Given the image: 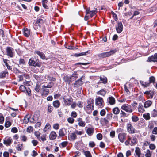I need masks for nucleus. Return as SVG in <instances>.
Returning <instances> with one entry per match:
<instances>
[{"instance_id": "f257e3e1", "label": "nucleus", "mask_w": 157, "mask_h": 157, "mask_svg": "<svg viewBox=\"0 0 157 157\" xmlns=\"http://www.w3.org/2000/svg\"><path fill=\"white\" fill-rule=\"evenodd\" d=\"M137 139L135 136H128L127 137V140L125 142V144L127 146L129 145L131 146H133L136 144Z\"/></svg>"}, {"instance_id": "f03ea898", "label": "nucleus", "mask_w": 157, "mask_h": 157, "mask_svg": "<svg viewBox=\"0 0 157 157\" xmlns=\"http://www.w3.org/2000/svg\"><path fill=\"white\" fill-rule=\"evenodd\" d=\"M116 52V50H111L109 52H103L98 55V57L100 58H104L109 57L111 55L114 54Z\"/></svg>"}, {"instance_id": "7ed1b4c3", "label": "nucleus", "mask_w": 157, "mask_h": 157, "mask_svg": "<svg viewBox=\"0 0 157 157\" xmlns=\"http://www.w3.org/2000/svg\"><path fill=\"white\" fill-rule=\"evenodd\" d=\"M63 100L65 104L68 105H70L73 101V99L71 97L68 95L64 96L63 97Z\"/></svg>"}, {"instance_id": "20e7f679", "label": "nucleus", "mask_w": 157, "mask_h": 157, "mask_svg": "<svg viewBox=\"0 0 157 157\" xmlns=\"http://www.w3.org/2000/svg\"><path fill=\"white\" fill-rule=\"evenodd\" d=\"M127 129L128 132L130 134H134L136 133V130L132 125L130 123L127 125Z\"/></svg>"}, {"instance_id": "39448f33", "label": "nucleus", "mask_w": 157, "mask_h": 157, "mask_svg": "<svg viewBox=\"0 0 157 157\" xmlns=\"http://www.w3.org/2000/svg\"><path fill=\"white\" fill-rule=\"evenodd\" d=\"M85 76H82L78 80L76 81L74 84V87H78L81 86L83 83V82L82 80L84 79Z\"/></svg>"}, {"instance_id": "423d86ee", "label": "nucleus", "mask_w": 157, "mask_h": 157, "mask_svg": "<svg viewBox=\"0 0 157 157\" xmlns=\"http://www.w3.org/2000/svg\"><path fill=\"white\" fill-rule=\"evenodd\" d=\"M121 108L127 112L131 113L132 112L131 105L128 104H124L121 106Z\"/></svg>"}, {"instance_id": "0eeeda50", "label": "nucleus", "mask_w": 157, "mask_h": 157, "mask_svg": "<svg viewBox=\"0 0 157 157\" xmlns=\"http://www.w3.org/2000/svg\"><path fill=\"white\" fill-rule=\"evenodd\" d=\"M7 55L10 57H13V49L10 47H7L6 49Z\"/></svg>"}, {"instance_id": "6e6552de", "label": "nucleus", "mask_w": 157, "mask_h": 157, "mask_svg": "<svg viewBox=\"0 0 157 157\" xmlns=\"http://www.w3.org/2000/svg\"><path fill=\"white\" fill-rule=\"evenodd\" d=\"M126 134L125 133L122 132L119 134L118 138L119 141L121 143L124 142L126 137Z\"/></svg>"}, {"instance_id": "1a4fd4ad", "label": "nucleus", "mask_w": 157, "mask_h": 157, "mask_svg": "<svg viewBox=\"0 0 157 157\" xmlns=\"http://www.w3.org/2000/svg\"><path fill=\"white\" fill-rule=\"evenodd\" d=\"M148 62H157V53H155L148 58Z\"/></svg>"}, {"instance_id": "9d476101", "label": "nucleus", "mask_w": 157, "mask_h": 157, "mask_svg": "<svg viewBox=\"0 0 157 157\" xmlns=\"http://www.w3.org/2000/svg\"><path fill=\"white\" fill-rule=\"evenodd\" d=\"M116 30L118 33H121L123 29V25L121 22H118L117 25L116 27Z\"/></svg>"}, {"instance_id": "9b49d317", "label": "nucleus", "mask_w": 157, "mask_h": 157, "mask_svg": "<svg viewBox=\"0 0 157 157\" xmlns=\"http://www.w3.org/2000/svg\"><path fill=\"white\" fill-rule=\"evenodd\" d=\"M96 104L98 106L101 107L103 106V100L100 97L97 98L95 99Z\"/></svg>"}, {"instance_id": "f8f14e48", "label": "nucleus", "mask_w": 157, "mask_h": 157, "mask_svg": "<svg viewBox=\"0 0 157 157\" xmlns=\"http://www.w3.org/2000/svg\"><path fill=\"white\" fill-rule=\"evenodd\" d=\"M40 89H35V90L36 91H39V90ZM42 90L41 91V95L42 96H46L48 94L49 92V90L48 89H41Z\"/></svg>"}, {"instance_id": "ddd939ff", "label": "nucleus", "mask_w": 157, "mask_h": 157, "mask_svg": "<svg viewBox=\"0 0 157 157\" xmlns=\"http://www.w3.org/2000/svg\"><path fill=\"white\" fill-rule=\"evenodd\" d=\"M107 101L108 103L111 105L115 104V99L114 97L112 96L109 97L107 99Z\"/></svg>"}, {"instance_id": "4468645a", "label": "nucleus", "mask_w": 157, "mask_h": 157, "mask_svg": "<svg viewBox=\"0 0 157 157\" xmlns=\"http://www.w3.org/2000/svg\"><path fill=\"white\" fill-rule=\"evenodd\" d=\"M12 142V139L10 137H7L5 138L4 140V144L6 146L10 145Z\"/></svg>"}, {"instance_id": "2eb2a0df", "label": "nucleus", "mask_w": 157, "mask_h": 157, "mask_svg": "<svg viewBox=\"0 0 157 157\" xmlns=\"http://www.w3.org/2000/svg\"><path fill=\"white\" fill-rule=\"evenodd\" d=\"M93 100L90 99L88 100L87 103L88 105H87V108L89 109H93V105L92 104Z\"/></svg>"}, {"instance_id": "dca6fc26", "label": "nucleus", "mask_w": 157, "mask_h": 157, "mask_svg": "<svg viewBox=\"0 0 157 157\" xmlns=\"http://www.w3.org/2000/svg\"><path fill=\"white\" fill-rule=\"evenodd\" d=\"M44 20L42 19H39L37 20L35 24L36 26L38 25L40 28L43 26L44 24Z\"/></svg>"}, {"instance_id": "f3484780", "label": "nucleus", "mask_w": 157, "mask_h": 157, "mask_svg": "<svg viewBox=\"0 0 157 157\" xmlns=\"http://www.w3.org/2000/svg\"><path fill=\"white\" fill-rule=\"evenodd\" d=\"M29 63L30 66H39V64L38 63H36L33 60L30 59L29 62Z\"/></svg>"}, {"instance_id": "a211bd4d", "label": "nucleus", "mask_w": 157, "mask_h": 157, "mask_svg": "<svg viewBox=\"0 0 157 157\" xmlns=\"http://www.w3.org/2000/svg\"><path fill=\"white\" fill-rule=\"evenodd\" d=\"M144 94L147 95L149 98H152L153 96L154 92L152 90L147 91L145 92Z\"/></svg>"}, {"instance_id": "6ab92c4d", "label": "nucleus", "mask_w": 157, "mask_h": 157, "mask_svg": "<svg viewBox=\"0 0 157 157\" xmlns=\"http://www.w3.org/2000/svg\"><path fill=\"white\" fill-rule=\"evenodd\" d=\"M155 78L154 77L151 76L149 78V82L150 83H153L155 87L157 88V82H155Z\"/></svg>"}, {"instance_id": "aec40b11", "label": "nucleus", "mask_w": 157, "mask_h": 157, "mask_svg": "<svg viewBox=\"0 0 157 157\" xmlns=\"http://www.w3.org/2000/svg\"><path fill=\"white\" fill-rule=\"evenodd\" d=\"M78 122V125L82 127H84L86 125V123L84 121H82V119L81 118H78L77 120Z\"/></svg>"}, {"instance_id": "412c9836", "label": "nucleus", "mask_w": 157, "mask_h": 157, "mask_svg": "<svg viewBox=\"0 0 157 157\" xmlns=\"http://www.w3.org/2000/svg\"><path fill=\"white\" fill-rule=\"evenodd\" d=\"M57 135L55 132L52 131L49 135V138L51 140H54L56 138Z\"/></svg>"}, {"instance_id": "4be33fe9", "label": "nucleus", "mask_w": 157, "mask_h": 157, "mask_svg": "<svg viewBox=\"0 0 157 157\" xmlns=\"http://www.w3.org/2000/svg\"><path fill=\"white\" fill-rule=\"evenodd\" d=\"M24 35L26 37H29L30 35V31L27 28H24L23 31Z\"/></svg>"}, {"instance_id": "5701e85b", "label": "nucleus", "mask_w": 157, "mask_h": 157, "mask_svg": "<svg viewBox=\"0 0 157 157\" xmlns=\"http://www.w3.org/2000/svg\"><path fill=\"white\" fill-rule=\"evenodd\" d=\"M43 7L45 9L48 8V2L47 0H42V1Z\"/></svg>"}, {"instance_id": "b1692460", "label": "nucleus", "mask_w": 157, "mask_h": 157, "mask_svg": "<svg viewBox=\"0 0 157 157\" xmlns=\"http://www.w3.org/2000/svg\"><path fill=\"white\" fill-rule=\"evenodd\" d=\"M35 52L39 55L41 59H45V55L43 52L38 51H35Z\"/></svg>"}, {"instance_id": "393cba45", "label": "nucleus", "mask_w": 157, "mask_h": 157, "mask_svg": "<svg viewBox=\"0 0 157 157\" xmlns=\"http://www.w3.org/2000/svg\"><path fill=\"white\" fill-rule=\"evenodd\" d=\"M94 128H89L86 130V133L89 136L91 135L93 133Z\"/></svg>"}, {"instance_id": "a878e982", "label": "nucleus", "mask_w": 157, "mask_h": 157, "mask_svg": "<svg viewBox=\"0 0 157 157\" xmlns=\"http://www.w3.org/2000/svg\"><path fill=\"white\" fill-rule=\"evenodd\" d=\"M100 80L102 83L104 84L106 83L107 82V78L104 76L102 75L100 77Z\"/></svg>"}, {"instance_id": "bb28decb", "label": "nucleus", "mask_w": 157, "mask_h": 157, "mask_svg": "<svg viewBox=\"0 0 157 157\" xmlns=\"http://www.w3.org/2000/svg\"><path fill=\"white\" fill-rule=\"evenodd\" d=\"M140 83L142 86L144 88L150 85V82H145L142 81H140Z\"/></svg>"}, {"instance_id": "cd10ccee", "label": "nucleus", "mask_w": 157, "mask_h": 157, "mask_svg": "<svg viewBox=\"0 0 157 157\" xmlns=\"http://www.w3.org/2000/svg\"><path fill=\"white\" fill-rule=\"evenodd\" d=\"M31 117V115L29 114H27L25 117L24 119V122L26 124H27L29 121V119Z\"/></svg>"}, {"instance_id": "c85d7f7f", "label": "nucleus", "mask_w": 157, "mask_h": 157, "mask_svg": "<svg viewBox=\"0 0 157 157\" xmlns=\"http://www.w3.org/2000/svg\"><path fill=\"white\" fill-rule=\"evenodd\" d=\"M152 104V102L151 101H146L144 104V107L145 108H147L150 107Z\"/></svg>"}, {"instance_id": "c756f323", "label": "nucleus", "mask_w": 157, "mask_h": 157, "mask_svg": "<svg viewBox=\"0 0 157 157\" xmlns=\"http://www.w3.org/2000/svg\"><path fill=\"white\" fill-rule=\"evenodd\" d=\"M106 93V91L104 89L101 90L99 91L98 92L97 94L103 96H104Z\"/></svg>"}, {"instance_id": "7c9ffc66", "label": "nucleus", "mask_w": 157, "mask_h": 157, "mask_svg": "<svg viewBox=\"0 0 157 157\" xmlns=\"http://www.w3.org/2000/svg\"><path fill=\"white\" fill-rule=\"evenodd\" d=\"M64 80L66 82L68 83L69 84H70L71 83L72 81V79H71V77H64Z\"/></svg>"}, {"instance_id": "2f4dec72", "label": "nucleus", "mask_w": 157, "mask_h": 157, "mask_svg": "<svg viewBox=\"0 0 157 157\" xmlns=\"http://www.w3.org/2000/svg\"><path fill=\"white\" fill-rule=\"evenodd\" d=\"M138 108V111L140 113H143L144 111L142 105L140 103H139Z\"/></svg>"}, {"instance_id": "473e14b6", "label": "nucleus", "mask_w": 157, "mask_h": 157, "mask_svg": "<svg viewBox=\"0 0 157 157\" xmlns=\"http://www.w3.org/2000/svg\"><path fill=\"white\" fill-rule=\"evenodd\" d=\"M51 126L49 123H47L44 128L43 131L44 132H46L48 130L50 129Z\"/></svg>"}, {"instance_id": "72a5a7b5", "label": "nucleus", "mask_w": 157, "mask_h": 157, "mask_svg": "<svg viewBox=\"0 0 157 157\" xmlns=\"http://www.w3.org/2000/svg\"><path fill=\"white\" fill-rule=\"evenodd\" d=\"M135 152L138 157H140L141 151L139 147H137L136 148Z\"/></svg>"}, {"instance_id": "f704fd0d", "label": "nucleus", "mask_w": 157, "mask_h": 157, "mask_svg": "<svg viewBox=\"0 0 157 157\" xmlns=\"http://www.w3.org/2000/svg\"><path fill=\"white\" fill-rule=\"evenodd\" d=\"M53 106L56 108H58L60 105V103L58 100H56L54 101L53 103Z\"/></svg>"}, {"instance_id": "c9c22d12", "label": "nucleus", "mask_w": 157, "mask_h": 157, "mask_svg": "<svg viewBox=\"0 0 157 157\" xmlns=\"http://www.w3.org/2000/svg\"><path fill=\"white\" fill-rule=\"evenodd\" d=\"M143 117L146 120H150V114L148 113H145L143 114Z\"/></svg>"}, {"instance_id": "e433bc0d", "label": "nucleus", "mask_w": 157, "mask_h": 157, "mask_svg": "<svg viewBox=\"0 0 157 157\" xmlns=\"http://www.w3.org/2000/svg\"><path fill=\"white\" fill-rule=\"evenodd\" d=\"M113 113L115 114H118L120 113V109L117 107H115L112 110Z\"/></svg>"}, {"instance_id": "4c0bfd02", "label": "nucleus", "mask_w": 157, "mask_h": 157, "mask_svg": "<svg viewBox=\"0 0 157 157\" xmlns=\"http://www.w3.org/2000/svg\"><path fill=\"white\" fill-rule=\"evenodd\" d=\"M54 85V83L52 82H49L48 85H45V84L43 85L42 87L44 88H50L52 87Z\"/></svg>"}, {"instance_id": "58836bf2", "label": "nucleus", "mask_w": 157, "mask_h": 157, "mask_svg": "<svg viewBox=\"0 0 157 157\" xmlns=\"http://www.w3.org/2000/svg\"><path fill=\"white\" fill-rule=\"evenodd\" d=\"M71 77L72 81L75 80L78 78L77 72L75 71Z\"/></svg>"}, {"instance_id": "ea45409f", "label": "nucleus", "mask_w": 157, "mask_h": 157, "mask_svg": "<svg viewBox=\"0 0 157 157\" xmlns=\"http://www.w3.org/2000/svg\"><path fill=\"white\" fill-rule=\"evenodd\" d=\"M88 53V52H83L79 53H75L74 54V56L77 57L83 56L86 55V54Z\"/></svg>"}, {"instance_id": "a19ab883", "label": "nucleus", "mask_w": 157, "mask_h": 157, "mask_svg": "<svg viewBox=\"0 0 157 157\" xmlns=\"http://www.w3.org/2000/svg\"><path fill=\"white\" fill-rule=\"evenodd\" d=\"M71 140H74L77 138V136L75 133H71L70 136Z\"/></svg>"}, {"instance_id": "79ce46f5", "label": "nucleus", "mask_w": 157, "mask_h": 157, "mask_svg": "<svg viewBox=\"0 0 157 157\" xmlns=\"http://www.w3.org/2000/svg\"><path fill=\"white\" fill-rule=\"evenodd\" d=\"M67 141H64L60 143L59 146L61 148H63L65 147L68 144Z\"/></svg>"}, {"instance_id": "37998d69", "label": "nucleus", "mask_w": 157, "mask_h": 157, "mask_svg": "<svg viewBox=\"0 0 157 157\" xmlns=\"http://www.w3.org/2000/svg\"><path fill=\"white\" fill-rule=\"evenodd\" d=\"M21 91L25 93H27L28 95H31V91L30 89H21Z\"/></svg>"}, {"instance_id": "c03bdc74", "label": "nucleus", "mask_w": 157, "mask_h": 157, "mask_svg": "<svg viewBox=\"0 0 157 157\" xmlns=\"http://www.w3.org/2000/svg\"><path fill=\"white\" fill-rule=\"evenodd\" d=\"M97 10V9L96 8L95 9V10L90 11V12L89 14H90V17H92L93 16L96 14Z\"/></svg>"}, {"instance_id": "a18cd8bd", "label": "nucleus", "mask_w": 157, "mask_h": 157, "mask_svg": "<svg viewBox=\"0 0 157 157\" xmlns=\"http://www.w3.org/2000/svg\"><path fill=\"white\" fill-rule=\"evenodd\" d=\"M83 152L86 157H92L90 151H84Z\"/></svg>"}, {"instance_id": "49530a36", "label": "nucleus", "mask_w": 157, "mask_h": 157, "mask_svg": "<svg viewBox=\"0 0 157 157\" xmlns=\"http://www.w3.org/2000/svg\"><path fill=\"white\" fill-rule=\"evenodd\" d=\"M59 133L60 136H62L65 135L64 130L63 129H60L59 130Z\"/></svg>"}, {"instance_id": "de8ad7c7", "label": "nucleus", "mask_w": 157, "mask_h": 157, "mask_svg": "<svg viewBox=\"0 0 157 157\" xmlns=\"http://www.w3.org/2000/svg\"><path fill=\"white\" fill-rule=\"evenodd\" d=\"M151 116L153 117H155L157 116V111L156 110L154 109L151 112Z\"/></svg>"}, {"instance_id": "09e8293b", "label": "nucleus", "mask_w": 157, "mask_h": 157, "mask_svg": "<svg viewBox=\"0 0 157 157\" xmlns=\"http://www.w3.org/2000/svg\"><path fill=\"white\" fill-rule=\"evenodd\" d=\"M34 135L37 137V138L39 140H40V133L39 131H36L35 132Z\"/></svg>"}, {"instance_id": "8fccbe9b", "label": "nucleus", "mask_w": 157, "mask_h": 157, "mask_svg": "<svg viewBox=\"0 0 157 157\" xmlns=\"http://www.w3.org/2000/svg\"><path fill=\"white\" fill-rule=\"evenodd\" d=\"M46 135L45 134H44L42 135L41 136V137H40V141L41 140L43 142L44 141L46 140Z\"/></svg>"}, {"instance_id": "3c124183", "label": "nucleus", "mask_w": 157, "mask_h": 157, "mask_svg": "<svg viewBox=\"0 0 157 157\" xmlns=\"http://www.w3.org/2000/svg\"><path fill=\"white\" fill-rule=\"evenodd\" d=\"M112 115L113 114L111 113L107 114L106 117L107 119L109 120V121H110L112 119Z\"/></svg>"}, {"instance_id": "603ef678", "label": "nucleus", "mask_w": 157, "mask_h": 157, "mask_svg": "<svg viewBox=\"0 0 157 157\" xmlns=\"http://www.w3.org/2000/svg\"><path fill=\"white\" fill-rule=\"evenodd\" d=\"M132 119L133 121L136 122L139 120V118L136 116H132Z\"/></svg>"}, {"instance_id": "864d4df0", "label": "nucleus", "mask_w": 157, "mask_h": 157, "mask_svg": "<svg viewBox=\"0 0 157 157\" xmlns=\"http://www.w3.org/2000/svg\"><path fill=\"white\" fill-rule=\"evenodd\" d=\"M11 125V123L9 121H6L5 124V126L6 128H8Z\"/></svg>"}, {"instance_id": "5fc2aeb1", "label": "nucleus", "mask_w": 157, "mask_h": 157, "mask_svg": "<svg viewBox=\"0 0 157 157\" xmlns=\"http://www.w3.org/2000/svg\"><path fill=\"white\" fill-rule=\"evenodd\" d=\"M96 137L97 139L99 140H100L102 138V135L101 133H98L96 135Z\"/></svg>"}, {"instance_id": "6e6d98bb", "label": "nucleus", "mask_w": 157, "mask_h": 157, "mask_svg": "<svg viewBox=\"0 0 157 157\" xmlns=\"http://www.w3.org/2000/svg\"><path fill=\"white\" fill-rule=\"evenodd\" d=\"M106 114L105 110L104 109L101 110L100 112V114L101 116H104Z\"/></svg>"}, {"instance_id": "4d7b16f0", "label": "nucleus", "mask_w": 157, "mask_h": 157, "mask_svg": "<svg viewBox=\"0 0 157 157\" xmlns=\"http://www.w3.org/2000/svg\"><path fill=\"white\" fill-rule=\"evenodd\" d=\"M145 155L146 157H151L150 151L149 150H147L146 154H145Z\"/></svg>"}, {"instance_id": "13d9d810", "label": "nucleus", "mask_w": 157, "mask_h": 157, "mask_svg": "<svg viewBox=\"0 0 157 157\" xmlns=\"http://www.w3.org/2000/svg\"><path fill=\"white\" fill-rule=\"evenodd\" d=\"M22 147V144H18L16 147L17 150L18 151H21Z\"/></svg>"}, {"instance_id": "bf43d9fd", "label": "nucleus", "mask_w": 157, "mask_h": 157, "mask_svg": "<svg viewBox=\"0 0 157 157\" xmlns=\"http://www.w3.org/2000/svg\"><path fill=\"white\" fill-rule=\"evenodd\" d=\"M67 121L69 123L72 124L74 121V119L72 117H69L67 119Z\"/></svg>"}, {"instance_id": "052dcab7", "label": "nucleus", "mask_w": 157, "mask_h": 157, "mask_svg": "<svg viewBox=\"0 0 157 157\" xmlns=\"http://www.w3.org/2000/svg\"><path fill=\"white\" fill-rule=\"evenodd\" d=\"M7 72H4L1 74L0 75V78H4L6 77V74H8Z\"/></svg>"}, {"instance_id": "680f3d73", "label": "nucleus", "mask_w": 157, "mask_h": 157, "mask_svg": "<svg viewBox=\"0 0 157 157\" xmlns=\"http://www.w3.org/2000/svg\"><path fill=\"white\" fill-rule=\"evenodd\" d=\"M77 114L75 112L73 111L71 113V116L74 118H75L77 116Z\"/></svg>"}, {"instance_id": "e2e57ef3", "label": "nucleus", "mask_w": 157, "mask_h": 157, "mask_svg": "<svg viewBox=\"0 0 157 157\" xmlns=\"http://www.w3.org/2000/svg\"><path fill=\"white\" fill-rule=\"evenodd\" d=\"M102 121L105 124H108L109 122V120L107 119L106 117H105L102 119Z\"/></svg>"}, {"instance_id": "0e129e2a", "label": "nucleus", "mask_w": 157, "mask_h": 157, "mask_svg": "<svg viewBox=\"0 0 157 157\" xmlns=\"http://www.w3.org/2000/svg\"><path fill=\"white\" fill-rule=\"evenodd\" d=\"M11 131L12 132L16 133L17 132L18 130L16 127H13L11 129Z\"/></svg>"}, {"instance_id": "69168bd1", "label": "nucleus", "mask_w": 157, "mask_h": 157, "mask_svg": "<svg viewBox=\"0 0 157 157\" xmlns=\"http://www.w3.org/2000/svg\"><path fill=\"white\" fill-rule=\"evenodd\" d=\"M53 128L54 129L56 130H57L59 129V124H54L53 125Z\"/></svg>"}, {"instance_id": "338daca9", "label": "nucleus", "mask_w": 157, "mask_h": 157, "mask_svg": "<svg viewBox=\"0 0 157 157\" xmlns=\"http://www.w3.org/2000/svg\"><path fill=\"white\" fill-rule=\"evenodd\" d=\"M33 131V128L31 126L28 127L27 130V131L28 132H31Z\"/></svg>"}, {"instance_id": "774afa93", "label": "nucleus", "mask_w": 157, "mask_h": 157, "mask_svg": "<svg viewBox=\"0 0 157 157\" xmlns=\"http://www.w3.org/2000/svg\"><path fill=\"white\" fill-rule=\"evenodd\" d=\"M152 133L153 134H157V127H155L153 129Z\"/></svg>"}]
</instances>
